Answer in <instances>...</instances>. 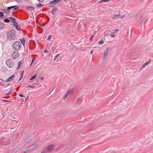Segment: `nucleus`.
Listing matches in <instances>:
<instances>
[{"label": "nucleus", "instance_id": "obj_1", "mask_svg": "<svg viewBox=\"0 0 153 153\" xmlns=\"http://www.w3.org/2000/svg\"><path fill=\"white\" fill-rule=\"evenodd\" d=\"M7 37L8 41L15 40L16 38L15 30H9L7 33Z\"/></svg>", "mask_w": 153, "mask_h": 153}, {"label": "nucleus", "instance_id": "obj_2", "mask_svg": "<svg viewBox=\"0 0 153 153\" xmlns=\"http://www.w3.org/2000/svg\"><path fill=\"white\" fill-rule=\"evenodd\" d=\"M21 47V43L19 41L15 42L12 45V48L16 51L19 50Z\"/></svg>", "mask_w": 153, "mask_h": 153}, {"label": "nucleus", "instance_id": "obj_3", "mask_svg": "<svg viewBox=\"0 0 153 153\" xmlns=\"http://www.w3.org/2000/svg\"><path fill=\"white\" fill-rule=\"evenodd\" d=\"M6 63L7 66L10 68H13L14 66V62L11 59H7L6 61Z\"/></svg>", "mask_w": 153, "mask_h": 153}, {"label": "nucleus", "instance_id": "obj_4", "mask_svg": "<svg viewBox=\"0 0 153 153\" xmlns=\"http://www.w3.org/2000/svg\"><path fill=\"white\" fill-rule=\"evenodd\" d=\"M54 147L55 146L53 144H51L45 148L44 150L41 152V153H46L50 152L54 149Z\"/></svg>", "mask_w": 153, "mask_h": 153}, {"label": "nucleus", "instance_id": "obj_5", "mask_svg": "<svg viewBox=\"0 0 153 153\" xmlns=\"http://www.w3.org/2000/svg\"><path fill=\"white\" fill-rule=\"evenodd\" d=\"M38 146V144H33L32 145H30L27 148H26V151H29L30 150H31L36 148Z\"/></svg>", "mask_w": 153, "mask_h": 153}, {"label": "nucleus", "instance_id": "obj_6", "mask_svg": "<svg viewBox=\"0 0 153 153\" xmlns=\"http://www.w3.org/2000/svg\"><path fill=\"white\" fill-rule=\"evenodd\" d=\"M19 52L17 51L13 52L12 55V56L14 59L17 58L19 57Z\"/></svg>", "mask_w": 153, "mask_h": 153}, {"label": "nucleus", "instance_id": "obj_7", "mask_svg": "<svg viewBox=\"0 0 153 153\" xmlns=\"http://www.w3.org/2000/svg\"><path fill=\"white\" fill-rule=\"evenodd\" d=\"M48 7H53L52 8L51 14L53 15H54L55 12L58 10V9L57 7H56L54 6H49Z\"/></svg>", "mask_w": 153, "mask_h": 153}, {"label": "nucleus", "instance_id": "obj_8", "mask_svg": "<svg viewBox=\"0 0 153 153\" xmlns=\"http://www.w3.org/2000/svg\"><path fill=\"white\" fill-rule=\"evenodd\" d=\"M61 0H54L53 1H51L49 2L48 3L49 4H56L60 2Z\"/></svg>", "mask_w": 153, "mask_h": 153}, {"label": "nucleus", "instance_id": "obj_9", "mask_svg": "<svg viewBox=\"0 0 153 153\" xmlns=\"http://www.w3.org/2000/svg\"><path fill=\"white\" fill-rule=\"evenodd\" d=\"M14 77L15 76L14 75H12L11 76H10L9 78L6 79L5 81L6 82H11L13 80Z\"/></svg>", "mask_w": 153, "mask_h": 153}, {"label": "nucleus", "instance_id": "obj_10", "mask_svg": "<svg viewBox=\"0 0 153 153\" xmlns=\"http://www.w3.org/2000/svg\"><path fill=\"white\" fill-rule=\"evenodd\" d=\"M26 9L28 11H32L34 10L35 8L31 6H27L26 7Z\"/></svg>", "mask_w": 153, "mask_h": 153}, {"label": "nucleus", "instance_id": "obj_11", "mask_svg": "<svg viewBox=\"0 0 153 153\" xmlns=\"http://www.w3.org/2000/svg\"><path fill=\"white\" fill-rule=\"evenodd\" d=\"M120 14H119L117 15H113L112 16V19H117L120 17Z\"/></svg>", "mask_w": 153, "mask_h": 153}, {"label": "nucleus", "instance_id": "obj_12", "mask_svg": "<svg viewBox=\"0 0 153 153\" xmlns=\"http://www.w3.org/2000/svg\"><path fill=\"white\" fill-rule=\"evenodd\" d=\"M108 53V50H107L104 51V54L102 57V59H105Z\"/></svg>", "mask_w": 153, "mask_h": 153}, {"label": "nucleus", "instance_id": "obj_13", "mask_svg": "<svg viewBox=\"0 0 153 153\" xmlns=\"http://www.w3.org/2000/svg\"><path fill=\"white\" fill-rule=\"evenodd\" d=\"M23 64V61L22 60L20 61L18 63V66L17 68L16 69V70H18L19 69V68L21 67Z\"/></svg>", "mask_w": 153, "mask_h": 153}, {"label": "nucleus", "instance_id": "obj_14", "mask_svg": "<svg viewBox=\"0 0 153 153\" xmlns=\"http://www.w3.org/2000/svg\"><path fill=\"white\" fill-rule=\"evenodd\" d=\"M74 92V89L69 90L66 92V93L68 95H69V94H73Z\"/></svg>", "mask_w": 153, "mask_h": 153}, {"label": "nucleus", "instance_id": "obj_15", "mask_svg": "<svg viewBox=\"0 0 153 153\" xmlns=\"http://www.w3.org/2000/svg\"><path fill=\"white\" fill-rule=\"evenodd\" d=\"M19 41H20L21 43L22 44V45L24 46H25V39L24 38H23L21 39H19Z\"/></svg>", "mask_w": 153, "mask_h": 153}, {"label": "nucleus", "instance_id": "obj_16", "mask_svg": "<svg viewBox=\"0 0 153 153\" xmlns=\"http://www.w3.org/2000/svg\"><path fill=\"white\" fill-rule=\"evenodd\" d=\"M150 60L151 59H150L149 61L146 62L145 64H144L142 67L141 69H142L143 68H144L145 66L147 65L150 62Z\"/></svg>", "mask_w": 153, "mask_h": 153}, {"label": "nucleus", "instance_id": "obj_17", "mask_svg": "<svg viewBox=\"0 0 153 153\" xmlns=\"http://www.w3.org/2000/svg\"><path fill=\"white\" fill-rule=\"evenodd\" d=\"M37 76V74H35L33 76H32L30 78V80H32L35 79Z\"/></svg>", "mask_w": 153, "mask_h": 153}, {"label": "nucleus", "instance_id": "obj_18", "mask_svg": "<svg viewBox=\"0 0 153 153\" xmlns=\"http://www.w3.org/2000/svg\"><path fill=\"white\" fill-rule=\"evenodd\" d=\"M4 145H8L10 143V140H9L7 139L5 142H4Z\"/></svg>", "mask_w": 153, "mask_h": 153}, {"label": "nucleus", "instance_id": "obj_19", "mask_svg": "<svg viewBox=\"0 0 153 153\" xmlns=\"http://www.w3.org/2000/svg\"><path fill=\"white\" fill-rule=\"evenodd\" d=\"M9 19L11 20L13 22H14L16 20V19L14 17H9Z\"/></svg>", "mask_w": 153, "mask_h": 153}, {"label": "nucleus", "instance_id": "obj_20", "mask_svg": "<svg viewBox=\"0 0 153 153\" xmlns=\"http://www.w3.org/2000/svg\"><path fill=\"white\" fill-rule=\"evenodd\" d=\"M4 27V24L3 23L0 22V29H2Z\"/></svg>", "mask_w": 153, "mask_h": 153}, {"label": "nucleus", "instance_id": "obj_21", "mask_svg": "<svg viewBox=\"0 0 153 153\" xmlns=\"http://www.w3.org/2000/svg\"><path fill=\"white\" fill-rule=\"evenodd\" d=\"M37 7H41L43 6V4L40 3H39L38 4H37Z\"/></svg>", "mask_w": 153, "mask_h": 153}, {"label": "nucleus", "instance_id": "obj_22", "mask_svg": "<svg viewBox=\"0 0 153 153\" xmlns=\"http://www.w3.org/2000/svg\"><path fill=\"white\" fill-rule=\"evenodd\" d=\"M4 22L6 23H9L10 22V21L9 19L6 18L4 20Z\"/></svg>", "mask_w": 153, "mask_h": 153}, {"label": "nucleus", "instance_id": "obj_23", "mask_svg": "<svg viewBox=\"0 0 153 153\" xmlns=\"http://www.w3.org/2000/svg\"><path fill=\"white\" fill-rule=\"evenodd\" d=\"M15 28L16 29L18 30H20V27L19 25H18L16 26Z\"/></svg>", "mask_w": 153, "mask_h": 153}, {"label": "nucleus", "instance_id": "obj_24", "mask_svg": "<svg viewBox=\"0 0 153 153\" xmlns=\"http://www.w3.org/2000/svg\"><path fill=\"white\" fill-rule=\"evenodd\" d=\"M13 92V90H12V89H11V90L9 91L8 93H7L6 95H9L11 94L12 92Z\"/></svg>", "mask_w": 153, "mask_h": 153}, {"label": "nucleus", "instance_id": "obj_25", "mask_svg": "<svg viewBox=\"0 0 153 153\" xmlns=\"http://www.w3.org/2000/svg\"><path fill=\"white\" fill-rule=\"evenodd\" d=\"M13 26L16 27V26L18 25V24L17 22H16V21H15L14 22H13Z\"/></svg>", "mask_w": 153, "mask_h": 153}, {"label": "nucleus", "instance_id": "obj_26", "mask_svg": "<svg viewBox=\"0 0 153 153\" xmlns=\"http://www.w3.org/2000/svg\"><path fill=\"white\" fill-rule=\"evenodd\" d=\"M32 141V139H27V140H26V143H30Z\"/></svg>", "mask_w": 153, "mask_h": 153}, {"label": "nucleus", "instance_id": "obj_27", "mask_svg": "<svg viewBox=\"0 0 153 153\" xmlns=\"http://www.w3.org/2000/svg\"><path fill=\"white\" fill-rule=\"evenodd\" d=\"M14 8V7H12V6L9 7H7V10H9L10 9H13Z\"/></svg>", "mask_w": 153, "mask_h": 153}, {"label": "nucleus", "instance_id": "obj_28", "mask_svg": "<svg viewBox=\"0 0 153 153\" xmlns=\"http://www.w3.org/2000/svg\"><path fill=\"white\" fill-rule=\"evenodd\" d=\"M104 43V41L103 40H102L99 41V44L100 45H102Z\"/></svg>", "mask_w": 153, "mask_h": 153}, {"label": "nucleus", "instance_id": "obj_29", "mask_svg": "<svg viewBox=\"0 0 153 153\" xmlns=\"http://www.w3.org/2000/svg\"><path fill=\"white\" fill-rule=\"evenodd\" d=\"M59 55H60L59 54H58L57 55H55V57H54V59H53V61L55 60L56 59L57 57L58 56H59Z\"/></svg>", "mask_w": 153, "mask_h": 153}, {"label": "nucleus", "instance_id": "obj_30", "mask_svg": "<svg viewBox=\"0 0 153 153\" xmlns=\"http://www.w3.org/2000/svg\"><path fill=\"white\" fill-rule=\"evenodd\" d=\"M110 35L112 37H114L115 36V35L114 33H112L110 34Z\"/></svg>", "mask_w": 153, "mask_h": 153}, {"label": "nucleus", "instance_id": "obj_31", "mask_svg": "<svg viewBox=\"0 0 153 153\" xmlns=\"http://www.w3.org/2000/svg\"><path fill=\"white\" fill-rule=\"evenodd\" d=\"M4 16V13L2 12H0V17H2Z\"/></svg>", "mask_w": 153, "mask_h": 153}, {"label": "nucleus", "instance_id": "obj_32", "mask_svg": "<svg viewBox=\"0 0 153 153\" xmlns=\"http://www.w3.org/2000/svg\"><path fill=\"white\" fill-rule=\"evenodd\" d=\"M13 8V11H15L17 10L19 8L18 7H16V8Z\"/></svg>", "mask_w": 153, "mask_h": 153}, {"label": "nucleus", "instance_id": "obj_33", "mask_svg": "<svg viewBox=\"0 0 153 153\" xmlns=\"http://www.w3.org/2000/svg\"><path fill=\"white\" fill-rule=\"evenodd\" d=\"M68 95L66 93V94L65 96L63 97V99L64 100H65L66 97L68 96Z\"/></svg>", "mask_w": 153, "mask_h": 153}, {"label": "nucleus", "instance_id": "obj_34", "mask_svg": "<svg viewBox=\"0 0 153 153\" xmlns=\"http://www.w3.org/2000/svg\"><path fill=\"white\" fill-rule=\"evenodd\" d=\"M27 88H34V87L30 85H28L27 86Z\"/></svg>", "mask_w": 153, "mask_h": 153}, {"label": "nucleus", "instance_id": "obj_35", "mask_svg": "<svg viewBox=\"0 0 153 153\" xmlns=\"http://www.w3.org/2000/svg\"><path fill=\"white\" fill-rule=\"evenodd\" d=\"M19 96L20 97H25V96H24L22 94H19Z\"/></svg>", "mask_w": 153, "mask_h": 153}, {"label": "nucleus", "instance_id": "obj_36", "mask_svg": "<svg viewBox=\"0 0 153 153\" xmlns=\"http://www.w3.org/2000/svg\"><path fill=\"white\" fill-rule=\"evenodd\" d=\"M52 37V36H51V35H49V36L47 39H48V40H49V39H51V38Z\"/></svg>", "mask_w": 153, "mask_h": 153}, {"label": "nucleus", "instance_id": "obj_37", "mask_svg": "<svg viewBox=\"0 0 153 153\" xmlns=\"http://www.w3.org/2000/svg\"><path fill=\"white\" fill-rule=\"evenodd\" d=\"M114 33H117L118 31V29L116 28L114 30Z\"/></svg>", "mask_w": 153, "mask_h": 153}, {"label": "nucleus", "instance_id": "obj_38", "mask_svg": "<svg viewBox=\"0 0 153 153\" xmlns=\"http://www.w3.org/2000/svg\"><path fill=\"white\" fill-rule=\"evenodd\" d=\"M29 99V97H27L25 99V102L27 100H28Z\"/></svg>", "mask_w": 153, "mask_h": 153}, {"label": "nucleus", "instance_id": "obj_39", "mask_svg": "<svg viewBox=\"0 0 153 153\" xmlns=\"http://www.w3.org/2000/svg\"><path fill=\"white\" fill-rule=\"evenodd\" d=\"M109 1V0H102V1L103 2H108Z\"/></svg>", "mask_w": 153, "mask_h": 153}, {"label": "nucleus", "instance_id": "obj_40", "mask_svg": "<svg viewBox=\"0 0 153 153\" xmlns=\"http://www.w3.org/2000/svg\"><path fill=\"white\" fill-rule=\"evenodd\" d=\"M16 0L17 2H21L22 1V0Z\"/></svg>", "mask_w": 153, "mask_h": 153}, {"label": "nucleus", "instance_id": "obj_41", "mask_svg": "<svg viewBox=\"0 0 153 153\" xmlns=\"http://www.w3.org/2000/svg\"><path fill=\"white\" fill-rule=\"evenodd\" d=\"M94 37V36L93 35H92L91 37V38H90V40H92V39H93V38Z\"/></svg>", "mask_w": 153, "mask_h": 153}, {"label": "nucleus", "instance_id": "obj_42", "mask_svg": "<svg viewBox=\"0 0 153 153\" xmlns=\"http://www.w3.org/2000/svg\"><path fill=\"white\" fill-rule=\"evenodd\" d=\"M24 73V71H22V72L21 73V76H22L23 75Z\"/></svg>", "mask_w": 153, "mask_h": 153}, {"label": "nucleus", "instance_id": "obj_43", "mask_svg": "<svg viewBox=\"0 0 153 153\" xmlns=\"http://www.w3.org/2000/svg\"><path fill=\"white\" fill-rule=\"evenodd\" d=\"M38 1L39 2H43L44 0H38Z\"/></svg>", "mask_w": 153, "mask_h": 153}, {"label": "nucleus", "instance_id": "obj_44", "mask_svg": "<svg viewBox=\"0 0 153 153\" xmlns=\"http://www.w3.org/2000/svg\"><path fill=\"white\" fill-rule=\"evenodd\" d=\"M2 101L4 102H8V101L7 100H3Z\"/></svg>", "mask_w": 153, "mask_h": 153}, {"label": "nucleus", "instance_id": "obj_45", "mask_svg": "<svg viewBox=\"0 0 153 153\" xmlns=\"http://www.w3.org/2000/svg\"><path fill=\"white\" fill-rule=\"evenodd\" d=\"M44 52L45 53H47V52H48V51H47V50H45L44 51Z\"/></svg>", "mask_w": 153, "mask_h": 153}, {"label": "nucleus", "instance_id": "obj_46", "mask_svg": "<svg viewBox=\"0 0 153 153\" xmlns=\"http://www.w3.org/2000/svg\"><path fill=\"white\" fill-rule=\"evenodd\" d=\"M22 76H21V77H20V79H19V80H18V82H19V81H20V80L22 79Z\"/></svg>", "mask_w": 153, "mask_h": 153}, {"label": "nucleus", "instance_id": "obj_47", "mask_svg": "<svg viewBox=\"0 0 153 153\" xmlns=\"http://www.w3.org/2000/svg\"><path fill=\"white\" fill-rule=\"evenodd\" d=\"M16 7H17V5H15V6H12V7H14V8H16Z\"/></svg>", "mask_w": 153, "mask_h": 153}, {"label": "nucleus", "instance_id": "obj_48", "mask_svg": "<svg viewBox=\"0 0 153 153\" xmlns=\"http://www.w3.org/2000/svg\"><path fill=\"white\" fill-rule=\"evenodd\" d=\"M40 79L41 80H43V77H41V78H40Z\"/></svg>", "mask_w": 153, "mask_h": 153}, {"label": "nucleus", "instance_id": "obj_49", "mask_svg": "<svg viewBox=\"0 0 153 153\" xmlns=\"http://www.w3.org/2000/svg\"><path fill=\"white\" fill-rule=\"evenodd\" d=\"M102 2H103L102 1V0H101V1H100L99 2V3H101Z\"/></svg>", "mask_w": 153, "mask_h": 153}, {"label": "nucleus", "instance_id": "obj_50", "mask_svg": "<svg viewBox=\"0 0 153 153\" xmlns=\"http://www.w3.org/2000/svg\"><path fill=\"white\" fill-rule=\"evenodd\" d=\"M35 59H33L32 60V62H33L35 60Z\"/></svg>", "mask_w": 153, "mask_h": 153}, {"label": "nucleus", "instance_id": "obj_51", "mask_svg": "<svg viewBox=\"0 0 153 153\" xmlns=\"http://www.w3.org/2000/svg\"><path fill=\"white\" fill-rule=\"evenodd\" d=\"M93 52V51H91L90 52V54H92Z\"/></svg>", "mask_w": 153, "mask_h": 153}, {"label": "nucleus", "instance_id": "obj_52", "mask_svg": "<svg viewBox=\"0 0 153 153\" xmlns=\"http://www.w3.org/2000/svg\"><path fill=\"white\" fill-rule=\"evenodd\" d=\"M33 63V62L31 61V64L30 65V66H31V65Z\"/></svg>", "mask_w": 153, "mask_h": 153}, {"label": "nucleus", "instance_id": "obj_53", "mask_svg": "<svg viewBox=\"0 0 153 153\" xmlns=\"http://www.w3.org/2000/svg\"><path fill=\"white\" fill-rule=\"evenodd\" d=\"M4 139V138H2V140H3V139Z\"/></svg>", "mask_w": 153, "mask_h": 153}, {"label": "nucleus", "instance_id": "obj_54", "mask_svg": "<svg viewBox=\"0 0 153 153\" xmlns=\"http://www.w3.org/2000/svg\"><path fill=\"white\" fill-rule=\"evenodd\" d=\"M121 19H123V17H121Z\"/></svg>", "mask_w": 153, "mask_h": 153}]
</instances>
